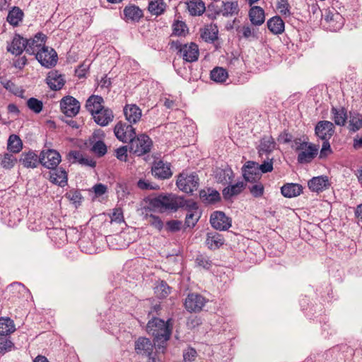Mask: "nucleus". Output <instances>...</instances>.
Instances as JSON below:
<instances>
[{"label": "nucleus", "mask_w": 362, "mask_h": 362, "mask_svg": "<svg viewBox=\"0 0 362 362\" xmlns=\"http://www.w3.org/2000/svg\"><path fill=\"white\" fill-rule=\"evenodd\" d=\"M243 175L247 182H255L261 177L259 164L254 161H247L242 168Z\"/></svg>", "instance_id": "2eb2a0df"}, {"label": "nucleus", "mask_w": 362, "mask_h": 362, "mask_svg": "<svg viewBox=\"0 0 362 362\" xmlns=\"http://www.w3.org/2000/svg\"><path fill=\"white\" fill-rule=\"evenodd\" d=\"M276 147V143L271 136H265L261 140L258 147V152L260 157L264 155L268 156Z\"/></svg>", "instance_id": "b1692460"}, {"label": "nucleus", "mask_w": 362, "mask_h": 362, "mask_svg": "<svg viewBox=\"0 0 362 362\" xmlns=\"http://www.w3.org/2000/svg\"><path fill=\"white\" fill-rule=\"evenodd\" d=\"M40 163L48 169H54L61 162L59 153L53 149L42 151L39 156Z\"/></svg>", "instance_id": "9b49d317"}, {"label": "nucleus", "mask_w": 362, "mask_h": 362, "mask_svg": "<svg viewBox=\"0 0 362 362\" xmlns=\"http://www.w3.org/2000/svg\"><path fill=\"white\" fill-rule=\"evenodd\" d=\"M152 146L153 142L151 138L145 134H141L135 135L131 139L129 148L130 153L141 156L150 152Z\"/></svg>", "instance_id": "20e7f679"}, {"label": "nucleus", "mask_w": 362, "mask_h": 362, "mask_svg": "<svg viewBox=\"0 0 362 362\" xmlns=\"http://www.w3.org/2000/svg\"><path fill=\"white\" fill-rule=\"evenodd\" d=\"M124 114L126 119L130 124L137 123L141 117V110L136 105H126L124 107Z\"/></svg>", "instance_id": "5701e85b"}, {"label": "nucleus", "mask_w": 362, "mask_h": 362, "mask_svg": "<svg viewBox=\"0 0 362 362\" xmlns=\"http://www.w3.org/2000/svg\"><path fill=\"white\" fill-rule=\"evenodd\" d=\"M234 177L233 170L230 168L220 169L216 173L218 181L223 184L231 183Z\"/></svg>", "instance_id": "a19ab883"}, {"label": "nucleus", "mask_w": 362, "mask_h": 362, "mask_svg": "<svg viewBox=\"0 0 362 362\" xmlns=\"http://www.w3.org/2000/svg\"><path fill=\"white\" fill-rule=\"evenodd\" d=\"M276 7L278 12L285 18L291 15V6L288 0H279Z\"/></svg>", "instance_id": "09e8293b"}, {"label": "nucleus", "mask_w": 362, "mask_h": 362, "mask_svg": "<svg viewBox=\"0 0 362 362\" xmlns=\"http://www.w3.org/2000/svg\"><path fill=\"white\" fill-rule=\"evenodd\" d=\"M224 239L222 235L218 233L214 232L207 234L206 239V244L207 247L211 250H216L223 245Z\"/></svg>", "instance_id": "e433bc0d"}, {"label": "nucleus", "mask_w": 362, "mask_h": 362, "mask_svg": "<svg viewBox=\"0 0 362 362\" xmlns=\"http://www.w3.org/2000/svg\"><path fill=\"white\" fill-rule=\"evenodd\" d=\"M332 152L329 139L323 140L322 148L320 152V158H325L328 155L332 153Z\"/></svg>", "instance_id": "680f3d73"}, {"label": "nucleus", "mask_w": 362, "mask_h": 362, "mask_svg": "<svg viewBox=\"0 0 362 362\" xmlns=\"http://www.w3.org/2000/svg\"><path fill=\"white\" fill-rule=\"evenodd\" d=\"M15 325L13 321L8 317L0 318V336L9 335L15 331Z\"/></svg>", "instance_id": "58836bf2"}, {"label": "nucleus", "mask_w": 362, "mask_h": 362, "mask_svg": "<svg viewBox=\"0 0 362 362\" xmlns=\"http://www.w3.org/2000/svg\"><path fill=\"white\" fill-rule=\"evenodd\" d=\"M123 14L124 19L127 22H139L144 16L142 10L135 5L126 6L123 10Z\"/></svg>", "instance_id": "412c9836"}, {"label": "nucleus", "mask_w": 362, "mask_h": 362, "mask_svg": "<svg viewBox=\"0 0 362 362\" xmlns=\"http://www.w3.org/2000/svg\"><path fill=\"white\" fill-rule=\"evenodd\" d=\"M67 173L62 168H54L49 172V180L60 187L67 185Z\"/></svg>", "instance_id": "bb28decb"}, {"label": "nucleus", "mask_w": 362, "mask_h": 362, "mask_svg": "<svg viewBox=\"0 0 362 362\" xmlns=\"http://www.w3.org/2000/svg\"><path fill=\"white\" fill-rule=\"evenodd\" d=\"M196 264L205 269H209L211 267V261L209 257L205 255H198L195 259Z\"/></svg>", "instance_id": "3c124183"}, {"label": "nucleus", "mask_w": 362, "mask_h": 362, "mask_svg": "<svg viewBox=\"0 0 362 362\" xmlns=\"http://www.w3.org/2000/svg\"><path fill=\"white\" fill-rule=\"evenodd\" d=\"M249 17L252 25H261L265 21L264 11L260 6H252L249 11Z\"/></svg>", "instance_id": "c756f323"}, {"label": "nucleus", "mask_w": 362, "mask_h": 362, "mask_svg": "<svg viewBox=\"0 0 362 362\" xmlns=\"http://www.w3.org/2000/svg\"><path fill=\"white\" fill-rule=\"evenodd\" d=\"M23 148V143L20 137L16 134L9 136L7 143V148L9 151L17 153H19Z\"/></svg>", "instance_id": "ea45409f"}, {"label": "nucleus", "mask_w": 362, "mask_h": 362, "mask_svg": "<svg viewBox=\"0 0 362 362\" xmlns=\"http://www.w3.org/2000/svg\"><path fill=\"white\" fill-rule=\"evenodd\" d=\"M103 103V98L98 95H92L88 98L86 103V108L87 110L93 116L97 113L102 107Z\"/></svg>", "instance_id": "7c9ffc66"}, {"label": "nucleus", "mask_w": 362, "mask_h": 362, "mask_svg": "<svg viewBox=\"0 0 362 362\" xmlns=\"http://www.w3.org/2000/svg\"><path fill=\"white\" fill-rule=\"evenodd\" d=\"M46 36L42 33H37L33 38L26 40L25 52L29 54H35L45 46Z\"/></svg>", "instance_id": "f3484780"}, {"label": "nucleus", "mask_w": 362, "mask_h": 362, "mask_svg": "<svg viewBox=\"0 0 362 362\" xmlns=\"http://www.w3.org/2000/svg\"><path fill=\"white\" fill-rule=\"evenodd\" d=\"M93 117L94 121L101 127L107 126L114 119V115L112 110L104 107Z\"/></svg>", "instance_id": "6ab92c4d"}, {"label": "nucleus", "mask_w": 362, "mask_h": 362, "mask_svg": "<svg viewBox=\"0 0 362 362\" xmlns=\"http://www.w3.org/2000/svg\"><path fill=\"white\" fill-rule=\"evenodd\" d=\"M210 76L214 81L223 83L228 78V72L222 67H216L211 71Z\"/></svg>", "instance_id": "c03bdc74"}, {"label": "nucleus", "mask_w": 362, "mask_h": 362, "mask_svg": "<svg viewBox=\"0 0 362 362\" xmlns=\"http://www.w3.org/2000/svg\"><path fill=\"white\" fill-rule=\"evenodd\" d=\"M264 186L261 183H256L250 187V192L255 197H260L264 194Z\"/></svg>", "instance_id": "bf43d9fd"}, {"label": "nucleus", "mask_w": 362, "mask_h": 362, "mask_svg": "<svg viewBox=\"0 0 362 362\" xmlns=\"http://www.w3.org/2000/svg\"><path fill=\"white\" fill-rule=\"evenodd\" d=\"M91 151L97 156L101 157L107 153V146L103 141L98 140L93 143Z\"/></svg>", "instance_id": "603ef678"}, {"label": "nucleus", "mask_w": 362, "mask_h": 362, "mask_svg": "<svg viewBox=\"0 0 362 362\" xmlns=\"http://www.w3.org/2000/svg\"><path fill=\"white\" fill-rule=\"evenodd\" d=\"M268 29L274 34H281L284 31L285 25L284 21L279 16L271 18L267 21Z\"/></svg>", "instance_id": "c9c22d12"}, {"label": "nucleus", "mask_w": 362, "mask_h": 362, "mask_svg": "<svg viewBox=\"0 0 362 362\" xmlns=\"http://www.w3.org/2000/svg\"><path fill=\"white\" fill-rule=\"evenodd\" d=\"M25 42L26 39L18 34H16L11 43L8 45L7 51L12 54L20 55L25 50Z\"/></svg>", "instance_id": "aec40b11"}, {"label": "nucleus", "mask_w": 362, "mask_h": 362, "mask_svg": "<svg viewBox=\"0 0 362 362\" xmlns=\"http://www.w3.org/2000/svg\"><path fill=\"white\" fill-rule=\"evenodd\" d=\"M67 158L71 163H78L83 165L90 167L95 166V162L93 160L90 159L88 157H85L79 151H70L68 153Z\"/></svg>", "instance_id": "cd10ccee"}, {"label": "nucleus", "mask_w": 362, "mask_h": 362, "mask_svg": "<svg viewBox=\"0 0 362 362\" xmlns=\"http://www.w3.org/2000/svg\"><path fill=\"white\" fill-rule=\"evenodd\" d=\"M323 20L326 28L333 32L340 30L344 23V18L334 8L326 9L323 14Z\"/></svg>", "instance_id": "0eeeda50"}, {"label": "nucleus", "mask_w": 362, "mask_h": 362, "mask_svg": "<svg viewBox=\"0 0 362 362\" xmlns=\"http://www.w3.org/2000/svg\"><path fill=\"white\" fill-rule=\"evenodd\" d=\"M181 222L176 220H172L167 222L168 230L171 232H176L181 228Z\"/></svg>", "instance_id": "338daca9"}, {"label": "nucleus", "mask_w": 362, "mask_h": 362, "mask_svg": "<svg viewBox=\"0 0 362 362\" xmlns=\"http://www.w3.org/2000/svg\"><path fill=\"white\" fill-rule=\"evenodd\" d=\"M137 187L143 190L155 189L157 187V186H153L148 180L144 179H140L137 182Z\"/></svg>", "instance_id": "69168bd1"}, {"label": "nucleus", "mask_w": 362, "mask_h": 362, "mask_svg": "<svg viewBox=\"0 0 362 362\" xmlns=\"http://www.w3.org/2000/svg\"><path fill=\"white\" fill-rule=\"evenodd\" d=\"M147 332L154 337L157 342H165L170 337L171 330L166 322L159 318L149 320L146 326Z\"/></svg>", "instance_id": "f03ea898"}, {"label": "nucleus", "mask_w": 362, "mask_h": 362, "mask_svg": "<svg viewBox=\"0 0 362 362\" xmlns=\"http://www.w3.org/2000/svg\"><path fill=\"white\" fill-rule=\"evenodd\" d=\"M27 105L30 110L35 113H40L43 107V104L41 100L35 98H30L27 101Z\"/></svg>", "instance_id": "864d4df0"}, {"label": "nucleus", "mask_w": 362, "mask_h": 362, "mask_svg": "<svg viewBox=\"0 0 362 362\" xmlns=\"http://www.w3.org/2000/svg\"><path fill=\"white\" fill-rule=\"evenodd\" d=\"M166 8L167 4L165 0H151L148 6L150 13L156 16L163 14Z\"/></svg>", "instance_id": "4c0bfd02"}, {"label": "nucleus", "mask_w": 362, "mask_h": 362, "mask_svg": "<svg viewBox=\"0 0 362 362\" xmlns=\"http://www.w3.org/2000/svg\"><path fill=\"white\" fill-rule=\"evenodd\" d=\"M333 119L337 125L344 126L346 120V112L344 108L332 107Z\"/></svg>", "instance_id": "a18cd8bd"}, {"label": "nucleus", "mask_w": 362, "mask_h": 362, "mask_svg": "<svg viewBox=\"0 0 362 362\" xmlns=\"http://www.w3.org/2000/svg\"><path fill=\"white\" fill-rule=\"evenodd\" d=\"M308 185L311 191L318 192L327 189L329 182L327 176H318L310 180Z\"/></svg>", "instance_id": "393cba45"}, {"label": "nucleus", "mask_w": 362, "mask_h": 362, "mask_svg": "<svg viewBox=\"0 0 362 362\" xmlns=\"http://www.w3.org/2000/svg\"><path fill=\"white\" fill-rule=\"evenodd\" d=\"M65 197L74 204H80L82 196L79 191L71 189L66 193Z\"/></svg>", "instance_id": "4d7b16f0"}, {"label": "nucleus", "mask_w": 362, "mask_h": 362, "mask_svg": "<svg viewBox=\"0 0 362 362\" xmlns=\"http://www.w3.org/2000/svg\"><path fill=\"white\" fill-rule=\"evenodd\" d=\"M23 17V11L18 7H14L8 12L7 21L12 25H18L22 21Z\"/></svg>", "instance_id": "37998d69"}, {"label": "nucleus", "mask_w": 362, "mask_h": 362, "mask_svg": "<svg viewBox=\"0 0 362 362\" xmlns=\"http://www.w3.org/2000/svg\"><path fill=\"white\" fill-rule=\"evenodd\" d=\"M239 6L237 1H222L221 8L211 3L208 5L207 16L211 19H216L219 15L224 17H231L238 15Z\"/></svg>", "instance_id": "f257e3e1"}, {"label": "nucleus", "mask_w": 362, "mask_h": 362, "mask_svg": "<svg viewBox=\"0 0 362 362\" xmlns=\"http://www.w3.org/2000/svg\"><path fill=\"white\" fill-rule=\"evenodd\" d=\"M197 356V351L193 348H188L183 352V358L185 362L193 361Z\"/></svg>", "instance_id": "e2e57ef3"}, {"label": "nucleus", "mask_w": 362, "mask_h": 362, "mask_svg": "<svg viewBox=\"0 0 362 362\" xmlns=\"http://www.w3.org/2000/svg\"><path fill=\"white\" fill-rule=\"evenodd\" d=\"M315 134L322 140L329 139L334 132V124L329 121H320L315 128Z\"/></svg>", "instance_id": "a211bd4d"}, {"label": "nucleus", "mask_w": 362, "mask_h": 362, "mask_svg": "<svg viewBox=\"0 0 362 362\" xmlns=\"http://www.w3.org/2000/svg\"><path fill=\"white\" fill-rule=\"evenodd\" d=\"M17 160L16 157L11 153H5L4 156H0V163L2 168L5 169H11L12 168Z\"/></svg>", "instance_id": "de8ad7c7"}, {"label": "nucleus", "mask_w": 362, "mask_h": 362, "mask_svg": "<svg viewBox=\"0 0 362 362\" xmlns=\"http://www.w3.org/2000/svg\"><path fill=\"white\" fill-rule=\"evenodd\" d=\"M170 287L168 284L162 281L157 287L156 292L158 293L160 298H165L168 293H170Z\"/></svg>", "instance_id": "052dcab7"}, {"label": "nucleus", "mask_w": 362, "mask_h": 362, "mask_svg": "<svg viewBox=\"0 0 362 362\" xmlns=\"http://www.w3.org/2000/svg\"><path fill=\"white\" fill-rule=\"evenodd\" d=\"M151 171L155 177L160 179L168 178L172 175L169 165L164 163L162 160L155 162Z\"/></svg>", "instance_id": "a878e982"}, {"label": "nucleus", "mask_w": 362, "mask_h": 362, "mask_svg": "<svg viewBox=\"0 0 362 362\" xmlns=\"http://www.w3.org/2000/svg\"><path fill=\"white\" fill-rule=\"evenodd\" d=\"M281 192L285 197H295L303 192V187L297 183H287L281 187Z\"/></svg>", "instance_id": "c85d7f7f"}, {"label": "nucleus", "mask_w": 362, "mask_h": 362, "mask_svg": "<svg viewBox=\"0 0 362 362\" xmlns=\"http://www.w3.org/2000/svg\"><path fill=\"white\" fill-rule=\"evenodd\" d=\"M187 31V25L183 21H176L173 24V33L175 35H185Z\"/></svg>", "instance_id": "8fccbe9b"}, {"label": "nucleus", "mask_w": 362, "mask_h": 362, "mask_svg": "<svg viewBox=\"0 0 362 362\" xmlns=\"http://www.w3.org/2000/svg\"><path fill=\"white\" fill-rule=\"evenodd\" d=\"M187 7L191 16H199L206 11V6L202 0H189Z\"/></svg>", "instance_id": "2f4dec72"}, {"label": "nucleus", "mask_w": 362, "mask_h": 362, "mask_svg": "<svg viewBox=\"0 0 362 362\" xmlns=\"http://www.w3.org/2000/svg\"><path fill=\"white\" fill-rule=\"evenodd\" d=\"M351 129L354 132L357 131L362 127V119L359 117H353L350 119Z\"/></svg>", "instance_id": "774afa93"}, {"label": "nucleus", "mask_w": 362, "mask_h": 362, "mask_svg": "<svg viewBox=\"0 0 362 362\" xmlns=\"http://www.w3.org/2000/svg\"><path fill=\"white\" fill-rule=\"evenodd\" d=\"M20 162L25 168H36L40 163L39 156L33 151L23 153L21 156Z\"/></svg>", "instance_id": "473e14b6"}, {"label": "nucleus", "mask_w": 362, "mask_h": 362, "mask_svg": "<svg viewBox=\"0 0 362 362\" xmlns=\"http://www.w3.org/2000/svg\"><path fill=\"white\" fill-rule=\"evenodd\" d=\"M175 48L180 54V57L187 62H194L198 60L199 48L198 45L194 42L182 44L177 42Z\"/></svg>", "instance_id": "6e6552de"}, {"label": "nucleus", "mask_w": 362, "mask_h": 362, "mask_svg": "<svg viewBox=\"0 0 362 362\" xmlns=\"http://www.w3.org/2000/svg\"><path fill=\"white\" fill-rule=\"evenodd\" d=\"M114 133L119 141L126 143L136 135V130L132 124L119 122L114 128Z\"/></svg>", "instance_id": "f8f14e48"}, {"label": "nucleus", "mask_w": 362, "mask_h": 362, "mask_svg": "<svg viewBox=\"0 0 362 362\" xmlns=\"http://www.w3.org/2000/svg\"><path fill=\"white\" fill-rule=\"evenodd\" d=\"M206 302V299L202 296L197 293H190L185 299V306L189 312L196 313L202 310Z\"/></svg>", "instance_id": "dca6fc26"}, {"label": "nucleus", "mask_w": 362, "mask_h": 362, "mask_svg": "<svg viewBox=\"0 0 362 362\" xmlns=\"http://www.w3.org/2000/svg\"><path fill=\"white\" fill-rule=\"evenodd\" d=\"M13 349H15V345L10 339V337L0 336V354L4 355Z\"/></svg>", "instance_id": "49530a36"}, {"label": "nucleus", "mask_w": 362, "mask_h": 362, "mask_svg": "<svg viewBox=\"0 0 362 362\" xmlns=\"http://www.w3.org/2000/svg\"><path fill=\"white\" fill-rule=\"evenodd\" d=\"M199 197L202 201L205 204H214L221 199L218 192L211 188L202 189L199 192Z\"/></svg>", "instance_id": "72a5a7b5"}, {"label": "nucleus", "mask_w": 362, "mask_h": 362, "mask_svg": "<svg viewBox=\"0 0 362 362\" xmlns=\"http://www.w3.org/2000/svg\"><path fill=\"white\" fill-rule=\"evenodd\" d=\"M154 345L151 340L146 337H139L135 341V351L137 354L147 357V362H156L153 355Z\"/></svg>", "instance_id": "1a4fd4ad"}, {"label": "nucleus", "mask_w": 362, "mask_h": 362, "mask_svg": "<svg viewBox=\"0 0 362 362\" xmlns=\"http://www.w3.org/2000/svg\"><path fill=\"white\" fill-rule=\"evenodd\" d=\"M115 156L121 161H126L127 158V146H122L116 149Z\"/></svg>", "instance_id": "0e129e2a"}, {"label": "nucleus", "mask_w": 362, "mask_h": 362, "mask_svg": "<svg viewBox=\"0 0 362 362\" xmlns=\"http://www.w3.org/2000/svg\"><path fill=\"white\" fill-rule=\"evenodd\" d=\"M259 169L260 173H266L272 171L273 170V158H269L267 156L266 160L259 165Z\"/></svg>", "instance_id": "13d9d810"}, {"label": "nucleus", "mask_w": 362, "mask_h": 362, "mask_svg": "<svg viewBox=\"0 0 362 362\" xmlns=\"http://www.w3.org/2000/svg\"><path fill=\"white\" fill-rule=\"evenodd\" d=\"M211 226L219 230H227L231 226V219L222 211H214L210 217Z\"/></svg>", "instance_id": "4468645a"}, {"label": "nucleus", "mask_w": 362, "mask_h": 362, "mask_svg": "<svg viewBox=\"0 0 362 362\" xmlns=\"http://www.w3.org/2000/svg\"><path fill=\"white\" fill-rule=\"evenodd\" d=\"M8 291L12 293L13 297L21 298L28 295V290L21 283H13L9 285Z\"/></svg>", "instance_id": "79ce46f5"}, {"label": "nucleus", "mask_w": 362, "mask_h": 362, "mask_svg": "<svg viewBox=\"0 0 362 362\" xmlns=\"http://www.w3.org/2000/svg\"><path fill=\"white\" fill-rule=\"evenodd\" d=\"M48 86L54 90H58L62 88L65 80L61 74L57 71H51L46 78Z\"/></svg>", "instance_id": "4be33fe9"}, {"label": "nucleus", "mask_w": 362, "mask_h": 362, "mask_svg": "<svg viewBox=\"0 0 362 362\" xmlns=\"http://www.w3.org/2000/svg\"><path fill=\"white\" fill-rule=\"evenodd\" d=\"M245 187V183L243 181L228 185L223 189V196L225 199H230L232 197L240 194Z\"/></svg>", "instance_id": "f704fd0d"}, {"label": "nucleus", "mask_w": 362, "mask_h": 362, "mask_svg": "<svg viewBox=\"0 0 362 362\" xmlns=\"http://www.w3.org/2000/svg\"><path fill=\"white\" fill-rule=\"evenodd\" d=\"M177 187L182 192L192 194L199 187V179L196 173H181L176 182Z\"/></svg>", "instance_id": "423d86ee"}, {"label": "nucleus", "mask_w": 362, "mask_h": 362, "mask_svg": "<svg viewBox=\"0 0 362 362\" xmlns=\"http://www.w3.org/2000/svg\"><path fill=\"white\" fill-rule=\"evenodd\" d=\"M179 205L177 199L171 194L160 195L150 200V206L160 212L167 210L176 211Z\"/></svg>", "instance_id": "39448f33"}, {"label": "nucleus", "mask_w": 362, "mask_h": 362, "mask_svg": "<svg viewBox=\"0 0 362 362\" xmlns=\"http://www.w3.org/2000/svg\"><path fill=\"white\" fill-rule=\"evenodd\" d=\"M200 217L199 211L188 212L185 218V224L187 227H194Z\"/></svg>", "instance_id": "5fc2aeb1"}, {"label": "nucleus", "mask_w": 362, "mask_h": 362, "mask_svg": "<svg viewBox=\"0 0 362 362\" xmlns=\"http://www.w3.org/2000/svg\"><path fill=\"white\" fill-rule=\"evenodd\" d=\"M146 218L148 223L152 226L153 228H156L158 230H161L163 227V223L161 219L155 215L150 214L146 215Z\"/></svg>", "instance_id": "6e6d98bb"}, {"label": "nucleus", "mask_w": 362, "mask_h": 362, "mask_svg": "<svg viewBox=\"0 0 362 362\" xmlns=\"http://www.w3.org/2000/svg\"><path fill=\"white\" fill-rule=\"evenodd\" d=\"M295 150L299 151L297 160L299 163H310L317 156L319 146L308 141H301L300 139L294 140Z\"/></svg>", "instance_id": "7ed1b4c3"}, {"label": "nucleus", "mask_w": 362, "mask_h": 362, "mask_svg": "<svg viewBox=\"0 0 362 362\" xmlns=\"http://www.w3.org/2000/svg\"><path fill=\"white\" fill-rule=\"evenodd\" d=\"M60 107L62 112L67 117L76 116L80 110L79 102L72 96L64 97L60 101Z\"/></svg>", "instance_id": "ddd939ff"}, {"label": "nucleus", "mask_w": 362, "mask_h": 362, "mask_svg": "<svg viewBox=\"0 0 362 362\" xmlns=\"http://www.w3.org/2000/svg\"><path fill=\"white\" fill-rule=\"evenodd\" d=\"M35 58L42 66L50 68L57 64V54L54 49L45 45L40 51H37Z\"/></svg>", "instance_id": "9d476101"}]
</instances>
